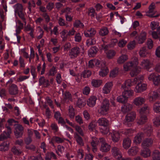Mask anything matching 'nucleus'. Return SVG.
<instances>
[{"instance_id": "13d9d810", "label": "nucleus", "mask_w": 160, "mask_h": 160, "mask_svg": "<svg viewBox=\"0 0 160 160\" xmlns=\"http://www.w3.org/2000/svg\"><path fill=\"white\" fill-rule=\"evenodd\" d=\"M135 42L134 40L130 42L128 45V48L129 49L132 50L133 49L135 46Z\"/></svg>"}, {"instance_id": "4c0bfd02", "label": "nucleus", "mask_w": 160, "mask_h": 160, "mask_svg": "<svg viewBox=\"0 0 160 160\" xmlns=\"http://www.w3.org/2000/svg\"><path fill=\"white\" fill-rule=\"evenodd\" d=\"M15 9V12L17 13L18 12L23 11V7L22 5L20 4L17 3L14 6Z\"/></svg>"}, {"instance_id": "338daca9", "label": "nucleus", "mask_w": 160, "mask_h": 160, "mask_svg": "<svg viewBox=\"0 0 160 160\" xmlns=\"http://www.w3.org/2000/svg\"><path fill=\"white\" fill-rule=\"evenodd\" d=\"M127 43V42L123 39L120 40L118 43V46L120 47H123Z\"/></svg>"}, {"instance_id": "72a5a7b5", "label": "nucleus", "mask_w": 160, "mask_h": 160, "mask_svg": "<svg viewBox=\"0 0 160 160\" xmlns=\"http://www.w3.org/2000/svg\"><path fill=\"white\" fill-rule=\"evenodd\" d=\"M150 152L148 148H144L142 151L141 155L144 158H147L150 156Z\"/></svg>"}, {"instance_id": "9d476101", "label": "nucleus", "mask_w": 160, "mask_h": 160, "mask_svg": "<svg viewBox=\"0 0 160 160\" xmlns=\"http://www.w3.org/2000/svg\"><path fill=\"white\" fill-rule=\"evenodd\" d=\"M113 83L112 82H108L106 83L103 88L102 92L104 94L109 93L112 88Z\"/></svg>"}, {"instance_id": "ea45409f", "label": "nucleus", "mask_w": 160, "mask_h": 160, "mask_svg": "<svg viewBox=\"0 0 160 160\" xmlns=\"http://www.w3.org/2000/svg\"><path fill=\"white\" fill-rule=\"evenodd\" d=\"M132 67H134V66L133 64H132V62H127L125 63L123 66L124 69L126 71H128Z\"/></svg>"}, {"instance_id": "f704fd0d", "label": "nucleus", "mask_w": 160, "mask_h": 160, "mask_svg": "<svg viewBox=\"0 0 160 160\" xmlns=\"http://www.w3.org/2000/svg\"><path fill=\"white\" fill-rule=\"evenodd\" d=\"M108 32L109 31L108 28L104 27L100 30L99 34L101 36H104L107 35Z\"/></svg>"}, {"instance_id": "8fccbe9b", "label": "nucleus", "mask_w": 160, "mask_h": 160, "mask_svg": "<svg viewBox=\"0 0 160 160\" xmlns=\"http://www.w3.org/2000/svg\"><path fill=\"white\" fill-rule=\"evenodd\" d=\"M91 72L89 70L84 71L81 74V77L84 78H88L91 75Z\"/></svg>"}, {"instance_id": "1a4fd4ad", "label": "nucleus", "mask_w": 160, "mask_h": 160, "mask_svg": "<svg viewBox=\"0 0 160 160\" xmlns=\"http://www.w3.org/2000/svg\"><path fill=\"white\" fill-rule=\"evenodd\" d=\"M153 142V139L152 138H147L143 141L142 146L144 148H148L152 145Z\"/></svg>"}, {"instance_id": "79ce46f5", "label": "nucleus", "mask_w": 160, "mask_h": 160, "mask_svg": "<svg viewBox=\"0 0 160 160\" xmlns=\"http://www.w3.org/2000/svg\"><path fill=\"white\" fill-rule=\"evenodd\" d=\"M127 100L128 98L123 95L122 94V95L120 96L117 98V101L122 103H125L127 102Z\"/></svg>"}, {"instance_id": "473e14b6", "label": "nucleus", "mask_w": 160, "mask_h": 160, "mask_svg": "<svg viewBox=\"0 0 160 160\" xmlns=\"http://www.w3.org/2000/svg\"><path fill=\"white\" fill-rule=\"evenodd\" d=\"M147 120V118L146 115L140 114V117L137 122V123L139 125H142L146 122Z\"/></svg>"}, {"instance_id": "a878e982", "label": "nucleus", "mask_w": 160, "mask_h": 160, "mask_svg": "<svg viewBox=\"0 0 160 160\" xmlns=\"http://www.w3.org/2000/svg\"><path fill=\"white\" fill-rule=\"evenodd\" d=\"M132 106L131 104L127 103L125 104L122 108V111L123 113H126L132 110Z\"/></svg>"}, {"instance_id": "6e6552de", "label": "nucleus", "mask_w": 160, "mask_h": 160, "mask_svg": "<svg viewBox=\"0 0 160 160\" xmlns=\"http://www.w3.org/2000/svg\"><path fill=\"white\" fill-rule=\"evenodd\" d=\"M9 94L11 95H16L18 94L19 90L18 86L14 84H12L8 89Z\"/></svg>"}, {"instance_id": "a211bd4d", "label": "nucleus", "mask_w": 160, "mask_h": 160, "mask_svg": "<svg viewBox=\"0 0 160 160\" xmlns=\"http://www.w3.org/2000/svg\"><path fill=\"white\" fill-rule=\"evenodd\" d=\"M145 98L142 97L136 98L133 101L134 103L137 106L141 105L145 102Z\"/></svg>"}, {"instance_id": "9b49d317", "label": "nucleus", "mask_w": 160, "mask_h": 160, "mask_svg": "<svg viewBox=\"0 0 160 160\" xmlns=\"http://www.w3.org/2000/svg\"><path fill=\"white\" fill-rule=\"evenodd\" d=\"M121 133L118 131H113L111 133L112 140L114 142H118L120 139Z\"/></svg>"}, {"instance_id": "f8f14e48", "label": "nucleus", "mask_w": 160, "mask_h": 160, "mask_svg": "<svg viewBox=\"0 0 160 160\" xmlns=\"http://www.w3.org/2000/svg\"><path fill=\"white\" fill-rule=\"evenodd\" d=\"M147 86V85L146 84L139 83L136 86L135 91L137 92H143L146 89Z\"/></svg>"}, {"instance_id": "774afa93", "label": "nucleus", "mask_w": 160, "mask_h": 160, "mask_svg": "<svg viewBox=\"0 0 160 160\" xmlns=\"http://www.w3.org/2000/svg\"><path fill=\"white\" fill-rule=\"evenodd\" d=\"M153 123L156 126H158L160 124V116L156 118L153 121Z\"/></svg>"}, {"instance_id": "2f4dec72", "label": "nucleus", "mask_w": 160, "mask_h": 160, "mask_svg": "<svg viewBox=\"0 0 160 160\" xmlns=\"http://www.w3.org/2000/svg\"><path fill=\"white\" fill-rule=\"evenodd\" d=\"M74 138L78 144L81 146L84 145V143L82 138L78 134L76 133L75 134Z\"/></svg>"}, {"instance_id": "412c9836", "label": "nucleus", "mask_w": 160, "mask_h": 160, "mask_svg": "<svg viewBox=\"0 0 160 160\" xmlns=\"http://www.w3.org/2000/svg\"><path fill=\"white\" fill-rule=\"evenodd\" d=\"M144 134L142 132L138 133L135 137L134 142L136 144H139L142 141V138L143 137Z\"/></svg>"}, {"instance_id": "c85d7f7f", "label": "nucleus", "mask_w": 160, "mask_h": 160, "mask_svg": "<svg viewBox=\"0 0 160 160\" xmlns=\"http://www.w3.org/2000/svg\"><path fill=\"white\" fill-rule=\"evenodd\" d=\"M110 148V145L108 143H104L101 145L100 150L102 152H107L109 150Z\"/></svg>"}, {"instance_id": "49530a36", "label": "nucleus", "mask_w": 160, "mask_h": 160, "mask_svg": "<svg viewBox=\"0 0 160 160\" xmlns=\"http://www.w3.org/2000/svg\"><path fill=\"white\" fill-rule=\"evenodd\" d=\"M150 62L147 59H143L141 62V65L143 67L147 68L150 64Z\"/></svg>"}, {"instance_id": "680f3d73", "label": "nucleus", "mask_w": 160, "mask_h": 160, "mask_svg": "<svg viewBox=\"0 0 160 160\" xmlns=\"http://www.w3.org/2000/svg\"><path fill=\"white\" fill-rule=\"evenodd\" d=\"M74 26L75 27L78 28L79 27H83L84 25L80 21H77L74 24Z\"/></svg>"}, {"instance_id": "58836bf2", "label": "nucleus", "mask_w": 160, "mask_h": 160, "mask_svg": "<svg viewBox=\"0 0 160 160\" xmlns=\"http://www.w3.org/2000/svg\"><path fill=\"white\" fill-rule=\"evenodd\" d=\"M128 59L127 55H122L119 57L117 60L118 62L120 64H122Z\"/></svg>"}, {"instance_id": "f257e3e1", "label": "nucleus", "mask_w": 160, "mask_h": 160, "mask_svg": "<svg viewBox=\"0 0 160 160\" xmlns=\"http://www.w3.org/2000/svg\"><path fill=\"white\" fill-rule=\"evenodd\" d=\"M97 122L99 125L101 126L100 128V132L104 134H107L109 131V121L106 118H99Z\"/></svg>"}, {"instance_id": "e433bc0d", "label": "nucleus", "mask_w": 160, "mask_h": 160, "mask_svg": "<svg viewBox=\"0 0 160 160\" xmlns=\"http://www.w3.org/2000/svg\"><path fill=\"white\" fill-rule=\"evenodd\" d=\"M127 88H124L123 89L124 91L122 92V94L123 95L125 96L127 98H128V97L130 96H132L133 93V91L132 90H128L126 89Z\"/></svg>"}, {"instance_id": "bb28decb", "label": "nucleus", "mask_w": 160, "mask_h": 160, "mask_svg": "<svg viewBox=\"0 0 160 160\" xmlns=\"http://www.w3.org/2000/svg\"><path fill=\"white\" fill-rule=\"evenodd\" d=\"M152 156L153 160H160V152L155 150L152 152Z\"/></svg>"}, {"instance_id": "864d4df0", "label": "nucleus", "mask_w": 160, "mask_h": 160, "mask_svg": "<svg viewBox=\"0 0 160 160\" xmlns=\"http://www.w3.org/2000/svg\"><path fill=\"white\" fill-rule=\"evenodd\" d=\"M17 13L18 14L20 18L25 23V24H26V21L24 17V14L23 11L18 12Z\"/></svg>"}, {"instance_id": "2eb2a0df", "label": "nucleus", "mask_w": 160, "mask_h": 160, "mask_svg": "<svg viewBox=\"0 0 160 160\" xmlns=\"http://www.w3.org/2000/svg\"><path fill=\"white\" fill-rule=\"evenodd\" d=\"M112 152L113 156L119 159L121 157V152L118 148L116 147H114L112 149Z\"/></svg>"}, {"instance_id": "de8ad7c7", "label": "nucleus", "mask_w": 160, "mask_h": 160, "mask_svg": "<svg viewBox=\"0 0 160 160\" xmlns=\"http://www.w3.org/2000/svg\"><path fill=\"white\" fill-rule=\"evenodd\" d=\"M68 32V31L67 30H64L60 33L61 35V37L62 38V41H65L67 40L68 36H67V34L66 35V34Z\"/></svg>"}, {"instance_id": "aec40b11", "label": "nucleus", "mask_w": 160, "mask_h": 160, "mask_svg": "<svg viewBox=\"0 0 160 160\" xmlns=\"http://www.w3.org/2000/svg\"><path fill=\"white\" fill-rule=\"evenodd\" d=\"M138 151V148L137 147H132L128 149V153L129 156H133L136 154Z\"/></svg>"}, {"instance_id": "c756f323", "label": "nucleus", "mask_w": 160, "mask_h": 160, "mask_svg": "<svg viewBox=\"0 0 160 160\" xmlns=\"http://www.w3.org/2000/svg\"><path fill=\"white\" fill-rule=\"evenodd\" d=\"M148 53L147 48L145 47L141 48L139 52V55L141 57H145Z\"/></svg>"}, {"instance_id": "e2e57ef3", "label": "nucleus", "mask_w": 160, "mask_h": 160, "mask_svg": "<svg viewBox=\"0 0 160 160\" xmlns=\"http://www.w3.org/2000/svg\"><path fill=\"white\" fill-rule=\"evenodd\" d=\"M133 132V130L131 129H129L125 130L124 133L125 134L128 136H130Z\"/></svg>"}, {"instance_id": "6ab92c4d", "label": "nucleus", "mask_w": 160, "mask_h": 160, "mask_svg": "<svg viewBox=\"0 0 160 160\" xmlns=\"http://www.w3.org/2000/svg\"><path fill=\"white\" fill-rule=\"evenodd\" d=\"M158 97V93L155 91L152 92L149 94V100L150 102L155 101Z\"/></svg>"}, {"instance_id": "4be33fe9", "label": "nucleus", "mask_w": 160, "mask_h": 160, "mask_svg": "<svg viewBox=\"0 0 160 160\" xmlns=\"http://www.w3.org/2000/svg\"><path fill=\"white\" fill-rule=\"evenodd\" d=\"M97 98L94 96L90 97L87 101V104L90 107H92L94 106L95 104Z\"/></svg>"}, {"instance_id": "052dcab7", "label": "nucleus", "mask_w": 160, "mask_h": 160, "mask_svg": "<svg viewBox=\"0 0 160 160\" xmlns=\"http://www.w3.org/2000/svg\"><path fill=\"white\" fill-rule=\"evenodd\" d=\"M159 23L153 22H152L151 24V27L152 30H154L157 28L158 26Z\"/></svg>"}, {"instance_id": "7ed1b4c3", "label": "nucleus", "mask_w": 160, "mask_h": 160, "mask_svg": "<svg viewBox=\"0 0 160 160\" xmlns=\"http://www.w3.org/2000/svg\"><path fill=\"white\" fill-rule=\"evenodd\" d=\"M136 117V114L134 112L129 113L125 117L124 122V124L128 127H131L132 126V122L134 121Z\"/></svg>"}, {"instance_id": "423d86ee", "label": "nucleus", "mask_w": 160, "mask_h": 160, "mask_svg": "<svg viewBox=\"0 0 160 160\" xmlns=\"http://www.w3.org/2000/svg\"><path fill=\"white\" fill-rule=\"evenodd\" d=\"M80 52V48L78 47H75L70 50L69 55L71 58H74L79 54Z\"/></svg>"}, {"instance_id": "b1692460", "label": "nucleus", "mask_w": 160, "mask_h": 160, "mask_svg": "<svg viewBox=\"0 0 160 160\" xmlns=\"http://www.w3.org/2000/svg\"><path fill=\"white\" fill-rule=\"evenodd\" d=\"M9 143L7 142H4L0 145V151H5L9 149Z\"/></svg>"}, {"instance_id": "4d7b16f0", "label": "nucleus", "mask_w": 160, "mask_h": 160, "mask_svg": "<svg viewBox=\"0 0 160 160\" xmlns=\"http://www.w3.org/2000/svg\"><path fill=\"white\" fill-rule=\"evenodd\" d=\"M96 126V123L94 121H92L88 126V129L91 131H93Z\"/></svg>"}, {"instance_id": "0e129e2a", "label": "nucleus", "mask_w": 160, "mask_h": 160, "mask_svg": "<svg viewBox=\"0 0 160 160\" xmlns=\"http://www.w3.org/2000/svg\"><path fill=\"white\" fill-rule=\"evenodd\" d=\"M53 139L58 143H61L63 142L64 140L62 138L58 137H53Z\"/></svg>"}, {"instance_id": "09e8293b", "label": "nucleus", "mask_w": 160, "mask_h": 160, "mask_svg": "<svg viewBox=\"0 0 160 160\" xmlns=\"http://www.w3.org/2000/svg\"><path fill=\"white\" fill-rule=\"evenodd\" d=\"M64 100L66 101L67 100H70L71 98V95L70 93L68 92H66L64 93L63 94Z\"/></svg>"}, {"instance_id": "f03ea898", "label": "nucleus", "mask_w": 160, "mask_h": 160, "mask_svg": "<svg viewBox=\"0 0 160 160\" xmlns=\"http://www.w3.org/2000/svg\"><path fill=\"white\" fill-rule=\"evenodd\" d=\"M110 103L109 100L104 99L98 110L99 113L102 115H105L108 113Z\"/></svg>"}, {"instance_id": "bf43d9fd", "label": "nucleus", "mask_w": 160, "mask_h": 160, "mask_svg": "<svg viewBox=\"0 0 160 160\" xmlns=\"http://www.w3.org/2000/svg\"><path fill=\"white\" fill-rule=\"evenodd\" d=\"M147 44L148 47L149 49H151L153 46V42L150 38H148L147 40Z\"/></svg>"}, {"instance_id": "5fc2aeb1", "label": "nucleus", "mask_w": 160, "mask_h": 160, "mask_svg": "<svg viewBox=\"0 0 160 160\" xmlns=\"http://www.w3.org/2000/svg\"><path fill=\"white\" fill-rule=\"evenodd\" d=\"M85 104V102L83 101H82L80 99H78L77 102V105L79 108H81L84 106Z\"/></svg>"}, {"instance_id": "cd10ccee", "label": "nucleus", "mask_w": 160, "mask_h": 160, "mask_svg": "<svg viewBox=\"0 0 160 160\" xmlns=\"http://www.w3.org/2000/svg\"><path fill=\"white\" fill-rule=\"evenodd\" d=\"M131 140L128 138H125L123 140V146L124 148L127 149L131 146Z\"/></svg>"}, {"instance_id": "3c124183", "label": "nucleus", "mask_w": 160, "mask_h": 160, "mask_svg": "<svg viewBox=\"0 0 160 160\" xmlns=\"http://www.w3.org/2000/svg\"><path fill=\"white\" fill-rule=\"evenodd\" d=\"M115 52L112 50L108 51L107 53V57L109 59L112 58L115 55Z\"/></svg>"}, {"instance_id": "37998d69", "label": "nucleus", "mask_w": 160, "mask_h": 160, "mask_svg": "<svg viewBox=\"0 0 160 160\" xmlns=\"http://www.w3.org/2000/svg\"><path fill=\"white\" fill-rule=\"evenodd\" d=\"M69 116L71 118H74L75 115V112L74 109L72 106H70L69 107Z\"/></svg>"}, {"instance_id": "dca6fc26", "label": "nucleus", "mask_w": 160, "mask_h": 160, "mask_svg": "<svg viewBox=\"0 0 160 160\" xmlns=\"http://www.w3.org/2000/svg\"><path fill=\"white\" fill-rule=\"evenodd\" d=\"M96 33V31L94 28H91L87 31H85L84 34L86 37H92L94 36Z\"/></svg>"}, {"instance_id": "5701e85b", "label": "nucleus", "mask_w": 160, "mask_h": 160, "mask_svg": "<svg viewBox=\"0 0 160 160\" xmlns=\"http://www.w3.org/2000/svg\"><path fill=\"white\" fill-rule=\"evenodd\" d=\"M98 49L96 46L92 47L89 49L88 54L90 57H93L96 54Z\"/></svg>"}, {"instance_id": "393cba45", "label": "nucleus", "mask_w": 160, "mask_h": 160, "mask_svg": "<svg viewBox=\"0 0 160 160\" xmlns=\"http://www.w3.org/2000/svg\"><path fill=\"white\" fill-rule=\"evenodd\" d=\"M39 85L40 86L43 85L45 87H47L49 85V81L45 79L43 77H42L39 79Z\"/></svg>"}, {"instance_id": "6e6d98bb", "label": "nucleus", "mask_w": 160, "mask_h": 160, "mask_svg": "<svg viewBox=\"0 0 160 160\" xmlns=\"http://www.w3.org/2000/svg\"><path fill=\"white\" fill-rule=\"evenodd\" d=\"M12 151L14 154L16 155H19L21 153V151L15 147H13L12 149Z\"/></svg>"}, {"instance_id": "20e7f679", "label": "nucleus", "mask_w": 160, "mask_h": 160, "mask_svg": "<svg viewBox=\"0 0 160 160\" xmlns=\"http://www.w3.org/2000/svg\"><path fill=\"white\" fill-rule=\"evenodd\" d=\"M132 62L134 68L131 72L130 74L132 77H134L139 73L141 71V68L137 66L138 64V59L137 58L133 57L132 58Z\"/></svg>"}, {"instance_id": "c9c22d12", "label": "nucleus", "mask_w": 160, "mask_h": 160, "mask_svg": "<svg viewBox=\"0 0 160 160\" xmlns=\"http://www.w3.org/2000/svg\"><path fill=\"white\" fill-rule=\"evenodd\" d=\"M132 81L131 79H128L126 81L124 84L122 86L121 88L124 89V88H128V87H130L132 85Z\"/></svg>"}, {"instance_id": "f3484780", "label": "nucleus", "mask_w": 160, "mask_h": 160, "mask_svg": "<svg viewBox=\"0 0 160 160\" xmlns=\"http://www.w3.org/2000/svg\"><path fill=\"white\" fill-rule=\"evenodd\" d=\"M152 128L150 125H146L143 128L145 133L148 136H150L152 133Z\"/></svg>"}, {"instance_id": "c03bdc74", "label": "nucleus", "mask_w": 160, "mask_h": 160, "mask_svg": "<svg viewBox=\"0 0 160 160\" xmlns=\"http://www.w3.org/2000/svg\"><path fill=\"white\" fill-rule=\"evenodd\" d=\"M153 110L156 112H160V102H157L153 105Z\"/></svg>"}, {"instance_id": "7c9ffc66", "label": "nucleus", "mask_w": 160, "mask_h": 160, "mask_svg": "<svg viewBox=\"0 0 160 160\" xmlns=\"http://www.w3.org/2000/svg\"><path fill=\"white\" fill-rule=\"evenodd\" d=\"M102 80H100L93 79L91 82L92 85L95 88L99 87L102 84Z\"/></svg>"}, {"instance_id": "a18cd8bd", "label": "nucleus", "mask_w": 160, "mask_h": 160, "mask_svg": "<svg viewBox=\"0 0 160 160\" xmlns=\"http://www.w3.org/2000/svg\"><path fill=\"white\" fill-rule=\"evenodd\" d=\"M10 135H8V133L4 131L0 135V141H3L9 138Z\"/></svg>"}, {"instance_id": "39448f33", "label": "nucleus", "mask_w": 160, "mask_h": 160, "mask_svg": "<svg viewBox=\"0 0 160 160\" xmlns=\"http://www.w3.org/2000/svg\"><path fill=\"white\" fill-rule=\"evenodd\" d=\"M14 126H16L14 131V135L17 138H21L22 137L24 131V128L22 125L15 124Z\"/></svg>"}, {"instance_id": "69168bd1", "label": "nucleus", "mask_w": 160, "mask_h": 160, "mask_svg": "<svg viewBox=\"0 0 160 160\" xmlns=\"http://www.w3.org/2000/svg\"><path fill=\"white\" fill-rule=\"evenodd\" d=\"M78 157L80 159H82L83 158L84 156L83 151L81 149H79L78 151Z\"/></svg>"}, {"instance_id": "4468645a", "label": "nucleus", "mask_w": 160, "mask_h": 160, "mask_svg": "<svg viewBox=\"0 0 160 160\" xmlns=\"http://www.w3.org/2000/svg\"><path fill=\"white\" fill-rule=\"evenodd\" d=\"M101 71L99 72V75L102 77L105 76L109 72L108 69L106 66L105 63H102L101 64Z\"/></svg>"}, {"instance_id": "a19ab883", "label": "nucleus", "mask_w": 160, "mask_h": 160, "mask_svg": "<svg viewBox=\"0 0 160 160\" xmlns=\"http://www.w3.org/2000/svg\"><path fill=\"white\" fill-rule=\"evenodd\" d=\"M148 108L147 105H145L140 110L139 113L140 115H146V114L148 112Z\"/></svg>"}, {"instance_id": "0eeeda50", "label": "nucleus", "mask_w": 160, "mask_h": 160, "mask_svg": "<svg viewBox=\"0 0 160 160\" xmlns=\"http://www.w3.org/2000/svg\"><path fill=\"white\" fill-rule=\"evenodd\" d=\"M148 78L149 80H152L156 86L158 85L160 83V75H157L154 73H152L148 76Z\"/></svg>"}, {"instance_id": "603ef678", "label": "nucleus", "mask_w": 160, "mask_h": 160, "mask_svg": "<svg viewBox=\"0 0 160 160\" xmlns=\"http://www.w3.org/2000/svg\"><path fill=\"white\" fill-rule=\"evenodd\" d=\"M118 73V68H117L114 69L110 73V76L113 78L115 77Z\"/></svg>"}, {"instance_id": "ddd939ff", "label": "nucleus", "mask_w": 160, "mask_h": 160, "mask_svg": "<svg viewBox=\"0 0 160 160\" xmlns=\"http://www.w3.org/2000/svg\"><path fill=\"white\" fill-rule=\"evenodd\" d=\"M146 33L145 32H142L138 37H136V39L138 42L139 44L142 43L146 38Z\"/></svg>"}]
</instances>
